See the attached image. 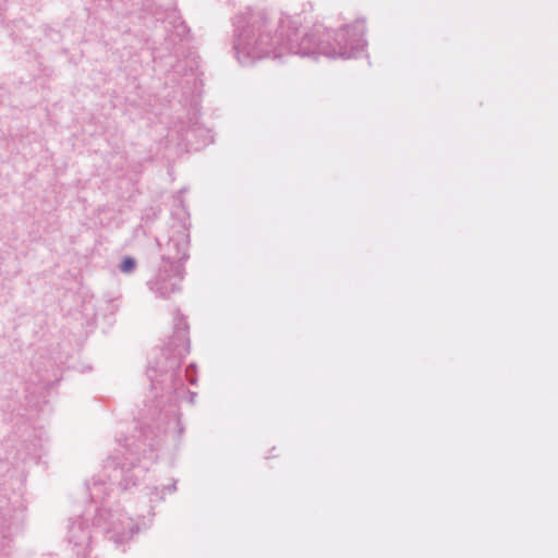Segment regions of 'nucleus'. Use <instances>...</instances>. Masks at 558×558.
Wrapping results in <instances>:
<instances>
[{
  "instance_id": "1",
  "label": "nucleus",
  "mask_w": 558,
  "mask_h": 558,
  "mask_svg": "<svg viewBox=\"0 0 558 558\" xmlns=\"http://www.w3.org/2000/svg\"><path fill=\"white\" fill-rule=\"evenodd\" d=\"M134 267H135V262L131 257H125L124 260L121 264V269L124 272L132 271L134 269Z\"/></svg>"
}]
</instances>
